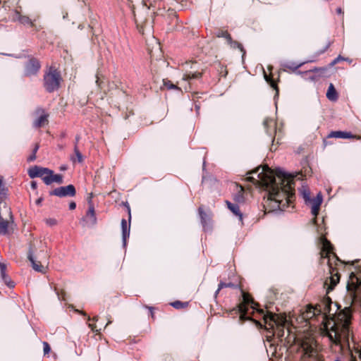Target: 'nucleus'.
Returning <instances> with one entry per match:
<instances>
[{"label":"nucleus","instance_id":"nucleus-1","mask_svg":"<svg viewBox=\"0 0 361 361\" xmlns=\"http://www.w3.org/2000/svg\"><path fill=\"white\" fill-rule=\"evenodd\" d=\"M247 179L262 185L268 191L266 204L272 209L283 210L294 198L293 177L278 170L274 173L268 166L259 167L250 173Z\"/></svg>","mask_w":361,"mask_h":361},{"label":"nucleus","instance_id":"nucleus-2","mask_svg":"<svg viewBox=\"0 0 361 361\" xmlns=\"http://www.w3.org/2000/svg\"><path fill=\"white\" fill-rule=\"evenodd\" d=\"M318 307L319 314L322 317V326L320 328L323 336L336 345H342L348 340L351 320L350 307H345L335 315L337 305L329 298H324Z\"/></svg>","mask_w":361,"mask_h":361},{"label":"nucleus","instance_id":"nucleus-3","mask_svg":"<svg viewBox=\"0 0 361 361\" xmlns=\"http://www.w3.org/2000/svg\"><path fill=\"white\" fill-rule=\"evenodd\" d=\"M298 351L301 353V361H322L319 357L314 338L310 335H305L298 339ZM335 361H340L336 359Z\"/></svg>","mask_w":361,"mask_h":361},{"label":"nucleus","instance_id":"nucleus-4","mask_svg":"<svg viewBox=\"0 0 361 361\" xmlns=\"http://www.w3.org/2000/svg\"><path fill=\"white\" fill-rule=\"evenodd\" d=\"M264 320L267 326V329L274 330L279 337H283L285 333V329L288 330V322L285 314L269 313L264 316Z\"/></svg>","mask_w":361,"mask_h":361},{"label":"nucleus","instance_id":"nucleus-5","mask_svg":"<svg viewBox=\"0 0 361 361\" xmlns=\"http://www.w3.org/2000/svg\"><path fill=\"white\" fill-rule=\"evenodd\" d=\"M28 259L31 262L32 269L41 273H45L48 267V257L46 252L42 251L39 253L34 254L30 251Z\"/></svg>","mask_w":361,"mask_h":361},{"label":"nucleus","instance_id":"nucleus-6","mask_svg":"<svg viewBox=\"0 0 361 361\" xmlns=\"http://www.w3.org/2000/svg\"><path fill=\"white\" fill-rule=\"evenodd\" d=\"M13 220L11 211L9 207L4 205L2 210H0V234L6 235L13 230Z\"/></svg>","mask_w":361,"mask_h":361},{"label":"nucleus","instance_id":"nucleus-7","mask_svg":"<svg viewBox=\"0 0 361 361\" xmlns=\"http://www.w3.org/2000/svg\"><path fill=\"white\" fill-rule=\"evenodd\" d=\"M44 87L49 92L57 90L60 85L61 77L56 71H50L44 75Z\"/></svg>","mask_w":361,"mask_h":361},{"label":"nucleus","instance_id":"nucleus-8","mask_svg":"<svg viewBox=\"0 0 361 361\" xmlns=\"http://www.w3.org/2000/svg\"><path fill=\"white\" fill-rule=\"evenodd\" d=\"M250 304L252 309H255L257 304L252 300L250 295L246 293H243V302L238 306L239 312H240V319H244L245 314L247 312V305Z\"/></svg>","mask_w":361,"mask_h":361},{"label":"nucleus","instance_id":"nucleus-9","mask_svg":"<svg viewBox=\"0 0 361 361\" xmlns=\"http://www.w3.org/2000/svg\"><path fill=\"white\" fill-rule=\"evenodd\" d=\"M51 195L58 197H73L75 195V189L73 185H68L56 188L51 192Z\"/></svg>","mask_w":361,"mask_h":361},{"label":"nucleus","instance_id":"nucleus-10","mask_svg":"<svg viewBox=\"0 0 361 361\" xmlns=\"http://www.w3.org/2000/svg\"><path fill=\"white\" fill-rule=\"evenodd\" d=\"M47 172H44L42 179L46 185H50L53 183H62L63 176L61 174H54V171L47 168Z\"/></svg>","mask_w":361,"mask_h":361},{"label":"nucleus","instance_id":"nucleus-11","mask_svg":"<svg viewBox=\"0 0 361 361\" xmlns=\"http://www.w3.org/2000/svg\"><path fill=\"white\" fill-rule=\"evenodd\" d=\"M47 172H44L42 179L46 185H50L53 183H62L63 176L61 174H54V171L47 168Z\"/></svg>","mask_w":361,"mask_h":361},{"label":"nucleus","instance_id":"nucleus-12","mask_svg":"<svg viewBox=\"0 0 361 361\" xmlns=\"http://www.w3.org/2000/svg\"><path fill=\"white\" fill-rule=\"evenodd\" d=\"M36 114L38 118L34 121V126L39 128L45 126L48 123L49 115L42 109L37 110Z\"/></svg>","mask_w":361,"mask_h":361},{"label":"nucleus","instance_id":"nucleus-13","mask_svg":"<svg viewBox=\"0 0 361 361\" xmlns=\"http://www.w3.org/2000/svg\"><path fill=\"white\" fill-rule=\"evenodd\" d=\"M339 280L340 276L338 273L337 271L334 272V270H333V271L331 272V276L326 279L324 283V286H326L327 292L333 290L334 286L339 282Z\"/></svg>","mask_w":361,"mask_h":361},{"label":"nucleus","instance_id":"nucleus-14","mask_svg":"<svg viewBox=\"0 0 361 361\" xmlns=\"http://www.w3.org/2000/svg\"><path fill=\"white\" fill-rule=\"evenodd\" d=\"M322 195L319 192L317 194V197L314 199L310 200V201L308 202L311 203V212L312 215H314V216H316L319 213L320 206L322 203Z\"/></svg>","mask_w":361,"mask_h":361},{"label":"nucleus","instance_id":"nucleus-15","mask_svg":"<svg viewBox=\"0 0 361 361\" xmlns=\"http://www.w3.org/2000/svg\"><path fill=\"white\" fill-rule=\"evenodd\" d=\"M317 315H319V314L318 307L317 305L314 307L312 305L307 306L305 310L302 313V318L306 320L312 319Z\"/></svg>","mask_w":361,"mask_h":361},{"label":"nucleus","instance_id":"nucleus-16","mask_svg":"<svg viewBox=\"0 0 361 361\" xmlns=\"http://www.w3.org/2000/svg\"><path fill=\"white\" fill-rule=\"evenodd\" d=\"M47 171V168L35 166L28 170V175L31 178L36 177H39L42 178L44 175V173Z\"/></svg>","mask_w":361,"mask_h":361},{"label":"nucleus","instance_id":"nucleus-17","mask_svg":"<svg viewBox=\"0 0 361 361\" xmlns=\"http://www.w3.org/2000/svg\"><path fill=\"white\" fill-rule=\"evenodd\" d=\"M40 66L38 61L35 60H30L25 68V75H30L36 73Z\"/></svg>","mask_w":361,"mask_h":361},{"label":"nucleus","instance_id":"nucleus-18","mask_svg":"<svg viewBox=\"0 0 361 361\" xmlns=\"http://www.w3.org/2000/svg\"><path fill=\"white\" fill-rule=\"evenodd\" d=\"M6 267L4 263H0L1 277L4 282L10 288L14 287V283L6 274Z\"/></svg>","mask_w":361,"mask_h":361},{"label":"nucleus","instance_id":"nucleus-19","mask_svg":"<svg viewBox=\"0 0 361 361\" xmlns=\"http://www.w3.org/2000/svg\"><path fill=\"white\" fill-rule=\"evenodd\" d=\"M330 137H336V138H355V135H353L350 133L344 132V131H332L329 135Z\"/></svg>","mask_w":361,"mask_h":361},{"label":"nucleus","instance_id":"nucleus-20","mask_svg":"<svg viewBox=\"0 0 361 361\" xmlns=\"http://www.w3.org/2000/svg\"><path fill=\"white\" fill-rule=\"evenodd\" d=\"M86 219L89 224L94 225L97 222L96 214L92 204H90L86 214Z\"/></svg>","mask_w":361,"mask_h":361},{"label":"nucleus","instance_id":"nucleus-21","mask_svg":"<svg viewBox=\"0 0 361 361\" xmlns=\"http://www.w3.org/2000/svg\"><path fill=\"white\" fill-rule=\"evenodd\" d=\"M121 228L123 243L126 244V238H128L130 235V226L128 225L126 219H122L121 221Z\"/></svg>","mask_w":361,"mask_h":361},{"label":"nucleus","instance_id":"nucleus-22","mask_svg":"<svg viewBox=\"0 0 361 361\" xmlns=\"http://www.w3.org/2000/svg\"><path fill=\"white\" fill-rule=\"evenodd\" d=\"M326 97L329 100L335 102L338 99V94L336 92V90L334 88V86L333 84H330L326 92Z\"/></svg>","mask_w":361,"mask_h":361},{"label":"nucleus","instance_id":"nucleus-23","mask_svg":"<svg viewBox=\"0 0 361 361\" xmlns=\"http://www.w3.org/2000/svg\"><path fill=\"white\" fill-rule=\"evenodd\" d=\"M226 204L228 207V209L237 216L239 217V219L242 221L243 219V214L240 212V209L238 204H232L228 201H226Z\"/></svg>","mask_w":361,"mask_h":361},{"label":"nucleus","instance_id":"nucleus-24","mask_svg":"<svg viewBox=\"0 0 361 361\" xmlns=\"http://www.w3.org/2000/svg\"><path fill=\"white\" fill-rule=\"evenodd\" d=\"M331 245L330 242H329L326 240H324L323 241V247H322V252H326V257L330 258L331 255H332L334 257V253L331 252Z\"/></svg>","mask_w":361,"mask_h":361},{"label":"nucleus","instance_id":"nucleus-25","mask_svg":"<svg viewBox=\"0 0 361 361\" xmlns=\"http://www.w3.org/2000/svg\"><path fill=\"white\" fill-rule=\"evenodd\" d=\"M74 154H75V157L72 156L71 157V160L73 162V163H75L76 161H78V163H82L83 161V156L82 154L80 153V152L79 151L77 145H75V147H74Z\"/></svg>","mask_w":361,"mask_h":361},{"label":"nucleus","instance_id":"nucleus-26","mask_svg":"<svg viewBox=\"0 0 361 361\" xmlns=\"http://www.w3.org/2000/svg\"><path fill=\"white\" fill-rule=\"evenodd\" d=\"M227 42L232 48L239 49L240 50V51L243 52V56L245 54V51L242 44H240V43H238L236 41H233L231 37V41H228Z\"/></svg>","mask_w":361,"mask_h":361},{"label":"nucleus","instance_id":"nucleus-27","mask_svg":"<svg viewBox=\"0 0 361 361\" xmlns=\"http://www.w3.org/2000/svg\"><path fill=\"white\" fill-rule=\"evenodd\" d=\"M200 75L201 74L200 73H185L183 76V80H188L190 79L198 78L200 77Z\"/></svg>","mask_w":361,"mask_h":361},{"label":"nucleus","instance_id":"nucleus-28","mask_svg":"<svg viewBox=\"0 0 361 361\" xmlns=\"http://www.w3.org/2000/svg\"><path fill=\"white\" fill-rule=\"evenodd\" d=\"M302 63H296L294 62H288L284 65V67L286 68H288L292 71L297 70L299 67L302 66Z\"/></svg>","mask_w":361,"mask_h":361},{"label":"nucleus","instance_id":"nucleus-29","mask_svg":"<svg viewBox=\"0 0 361 361\" xmlns=\"http://www.w3.org/2000/svg\"><path fill=\"white\" fill-rule=\"evenodd\" d=\"M188 302H182L180 301H175V302L171 303V305L176 309L185 308L188 306Z\"/></svg>","mask_w":361,"mask_h":361},{"label":"nucleus","instance_id":"nucleus-30","mask_svg":"<svg viewBox=\"0 0 361 361\" xmlns=\"http://www.w3.org/2000/svg\"><path fill=\"white\" fill-rule=\"evenodd\" d=\"M216 37H224V38L226 39L227 42L231 41V37L230 34L227 31H224V30L218 32L216 34Z\"/></svg>","mask_w":361,"mask_h":361},{"label":"nucleus","instance_id":"nucleus-31","mask_svg":"<svg viewBox=\"0 0 361 361\" xmlns=\"http://www.w3.org/2000/svg\"><path fill=\"white\" fill-rule=\"evenodd\" d=\"M301 193H302V197L304 198V200L306 202L310 201V191L308 189L303 188L302 190L301 191Z\"/></svg>","mask_w":361,"mask_h":361},{"label":"nucleus","instance_id":"nucleus-32","mask_svg":"<svg viewBox=\"0 0 361 361\" xmlns=\"http://www.w3.org/2000/svg\"><path fill=\"white\" fill-rule=\"evenodd\" d=\"M6 190L3 183V178L0 176V196L6 195Z\"/></svg>","mask_w":361,"mask_h":361},{"label":"nucleus","instance_id":"nucleus-33","mask_svg":"<svg viewBox=\"0 0 361 361\" xmlns=\"http://www.w3.org/2000/svg\"><path fill=\"white\" fill-rule=\"evenodd\" d=\"M233 284L231 283H224V282H221L219 284V287H218V289L216 292V294H218V293L219 292V290L224 288H226V287H233Z\"/></svg>","mask_w":361,"mask_h":361},{"label":"nucleus","instance_id":"nucleus-34","mask_svg":"<svg viewBox=\"0 0 361 361\" xmlns=\"http://www.w3.org/2000/svg\"><path fill=\"white\" fill-rule=\"evenodd\" d=\"M39 149V146L36 145L32 154L27 158L28 161H33L36 159V152Z\"/></svg>","mask_w":361,"mask_h":361},{"label":"nucleus","instance_id":"nucleus-35","mask_svg":"<svg viewBox=\"0 0 361 361\" xmlns=\"http://www.w3.org/2000/svg\"><path fill=\"white\" fill-rule=\"evenodd\" d=\"M43 350H44V353L45 355L48 354L50 352L51 348H50L49 345L48 344V343L43 342Z\"/></svg>","mask_w":361,"mask_h":361},{"label":"nucleus","instance_id":"nucleus-36","mask_svg":"<svg viewBox=\"0 0 361 361\" xmlns=\"http://www.w3.org/2000/svg\"><path fill=\"white\" fill-rule=\"evenodd\" d=\"M164 85H165L168 89H177V88H178V87H176V85L171 84L169 81H168V82L164 81Z\"/></svg>","mask_w":361,"mask_h":361},{"label":"nucleus","instance_id":"nucleus-37","mask_svg":"<svg viewBox=\"0 0 361 361\" xmlns=\"http://www.w3.org/2000/svg\"><path fill=\"white\" fill-rule=\"evenodd\" d=\"M356 355H357H357L352 356L351 361H361V353L360 352H356Z\"/></svg>","mask_w":361,"mask_h":361},{"label":"nucleus","instance_id":"nucleus-38","mask_svg":"<svg viewBox=\"0 0 361 361\" xmlns=\"http://www.w3.org/2000/svg\"><path fill=\"white\" fill-rule=\"evenodd\" d=\"M344 60V59L343 57H341V56H338L336 59H335L331 63V66H334L335 65L336 63H338V61H343Z\"/></svg>","mask_w":361,"mask_h":361},{"label":"nucleus","instance_id":"nucleus-39","mask_svg":"<svg viewBox=\"0 0 361 361\" xmlns=\"http://www.w3.org/2000/svg\"><path fill=\"white\" fill-rule=\"evenodd\" d=\"M47 224L50 226H54L56 224V221L54 219H49L46 221Z\"/></svg>","mask_w":361,"mask_h":361},{"label":"nucleus","instance_id":"nucleus-40","mask_svg":"<svg viewBox=\"0 0 361 361\" xmlns=\"http://www.w3.org/2000/svg\"><path fill=\"white\" fill-rule=\"evenodd\" d=\"M264 78H265V80H266L267 82H271V86L274 87V85H274V82L273 81H271V78H270L269 77H268V76L266 75V73H264Z\"/></svg>","mask_w":361,"mask_h":361},{"label":"nucleus","instance_id":"nucleus-41","mask_svg":"<svg viewBox=\"0 0 361 361\" xmlns=\"http://www.w3.org/2000/svg\"><path fill=\"white\" fill-rule=\"evenodd\" d=\"M75 207H76V204H75V202H71V203L69 204V208H70V209H71V210L74 209L75 208Z\"/></svg>","mask_w":361,"mask_h":361},{"label":"nucleus","instance_id":"nucleus-42","mask_svg":"<svg viewBox=\"0 0 361 361\" xmlns=\"http://www.w3.org/2000/svg\"><path fill=\"white\" fill-rule=\"evenodd\" d=\"M30 185L31 188L34 190L37 188V183L35 181H32Z\"/></svg>","mask_w":361,"mask_h":361},{"label":"nucleus","instance_id":"nucleus-43","mask_svg":"<svg viewBox=\"0 0 361 361\" xmlns=\"http://www.w3.org/2000/svg\"><path fill=\"white\" fill-rule=\"evenodd\" d=\"M42 201V197H39V198H38L37 200H36V201H35V204H36L37 205H40V204H41Z\"/></svg>","mask_w":361,"mask_h":361},{"label":"nucleus","instance_id":"nucleus-44","mask_svg":"<svg viewBox=\"0 0 361 361\" xmlns=\"http://www.w3.org/2000/svg\"><path fill=\"white\" fill-rule=\"evenodd\" d=\"M199 211H200V214L201 218H202V219H204V216H205V214L203 212V211L201 209H200Z\"/></svg>","mask_w":361,"mask_h":361},{"label":"nucleus","instance_id":"nucleus-45","mask_svg":"<svg viewBox=\"0 0 361 361\" xmlns=\"http://www.w3.org/2000/svg\"><path fill=\"white\" fill-rule=\"evenodd\" d=\"M89 326L92 329V331H98L97 329H96V326L93 324H89Z\"/></svg>","mask_w":361,"mask_h":361},{"label":"nucleus","instance_id":"nucleus-46","mask_svg":"<svg viewBox=\"0 0 361 361\" xmlns=\"http://www.w3.org/2000/svg\"><path fill=\"white\" fill-rule=\"evenodd\" d=\"M268 122H269V120H268V119H266V120H264V124L266 126V125L268 123Z\"/></svg>","mask_w":361,"mask_h":361},{"label":"nucleus","instance_id":"nucleus-47","mask_svg":"<svg viewBox=\"0 0 361 361\" xmlns=\"http://www.w3.org/2000/svg\"><path fill=\"white\" fill-rule=\"evenodd\" d=\"M337 12H338V13H341V8H338V9H337Z\"/></svg>","mask_w":361,"mask_h":361},{"label":"nucleus","instance_id":"nucleus-48","mask_svg":"<svg viewBox=\"0 0 361 361\" xmlns=\"http://www.w3.org/2000/svg\"><path fill=\"white\" fill-rule=\"evenodd\" d=\"M111 322L109 320V321L107 322L106 325H108V324H110Z\"/></svg>","mask_w":361,"mask_h":361}]
</instances>
